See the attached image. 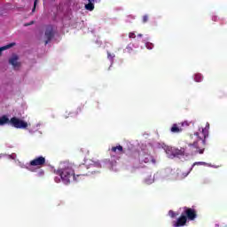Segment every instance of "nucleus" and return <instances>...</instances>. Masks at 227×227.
<instances>
[{"mask_svg":"<svg viewBox=\"0 0 227 227\" xmlns=\"http://www.w3.org/2000/svg\"><path fill=\"white\" fill-rule=\"evenodd\" d=\"M189 146L192 147V150H195V153H200L203 155L205 153V148L200 149V145H198V142H193V144H189Z\"/></svg>","mask_w":227,"mask_h":227,"instance_id":"9d476101","label":"nucleus"},{"mask_svg":"<svg viewBox=\"0 0 227 227\" xmlns=\"http://www.w3.org/2000/svg\"><path fill=\"white\" fill-rule=\"evenodd\" d=\"M138 159L140 164H150V162L155 164L157 162V160H155V158H153L152 154L145 152L140 153L138 155Z\"/></svg>","mask_w":227,"mask_h":227,"instance_id":"f03ea898","label":"nucleus"},{"mask_svg":"<svg viewBox=\"0 0 227 227\" xmlns=\"http://www.w3.org/2000/svg\"><path fill=\"white\" fill-rule=\"evenodd\" d=\"M184 215H185L186 219L189 221H194L196 217H198V211L192 207H184Z\"/></svg>","mask_w":227,"mask_h":227,"instance_id":"39448f33","label":"nucleus"},{"mask_svg":"<svg viewBox=\"0 0 227 227\" xmlns=\"http://www.w3.org/2000/svg\"><path fill=\"white\" fill-rule=\"evenodd\" d=\"M194 81H195V82H201V81H203V75H201V74H200V73L195 74Z\"/></svg>","mask_w":227,"mask_h":227,"instance_id":"f3484780","label":"nucleus"},{"mask_svg":"<svg viewBox=\"0 0 227 227\" xmlns=\"http://www.w3.org/2000/svg\"><path fill=\"white\" fill-rule=\"evenodd\" d=\"M146 47H147V49L152 50V48L153 47V44H152V43H147V44H146Z\"/></svg>","mask_w":227,"mask_h":227,"instance_id":"a878e982","label":"nucleus"},{"mask_svg":"<svg viewBox=\"0 0 227 227\" xmlns=\"http://www.w3.org/2000/svg\"><path fill=\"white\" fill-rule=\"evenodd\" d=\"M129 38H136V34L134 32L129 33Z\"/></svg>","mask_w":227,"mask_h":227,"instance_id":"b1692460","label":"nucleus"},{"mask_svg":"<svg viewBox=\"0 0 227 227\" xmlns=\"http://www.w3.org/2000/svg\"><path fill=\"white\" fill-rule=\"evenodd\" d=\"M9 123L15 129H27V122L17 117H12L9 120Z\"/></svg>","mask_w":227,"mask_h":227,"instance_id":"20e7f679","label":"nucleus"},{"mask_svg":"<svg viewBox=\"0 0 227 227\" xmlns=\"http://www.w3.org/2000/svg\"><path fill=\"white\" fill-rule=\"evenodd\" d=\"M111 152H113V153H123V146L121 145L114 146L111 148Z\"/></svg>","mask_w":227,"mask_h":227,"instance_id":"ddd939ff","label":"nucleus"},{"mask_svg":"<svg viewBox=\"0 0 227 227\" xmlns=\"http://www.w3.org/2000/svg\"><path fill=\"white\" fill-rule=\"evenodd\" d=\"M10 65L13 66V68H18L20 67V62H19V56L13 55L10 59H9Z\"/></svg>","mask_w":227,"mask_h":227,"instance_id":"9b49d317","label":"nucleus"},{"mask_svg":"<svg viewBox=\"0 0 227 227\" xmlns=\"http://www.w3.org/2000/svg\"><path fill=\"white\" fill-rule=\"evenodd\" d=\"M142 22L144 24H146V22H148V15H144L143 18H142Z\"/></svg>","mask_w":227,"mask_h":227,"instance_id":"aec40b11","label":"nucleus"},{"mask_svg":"<svg viewBox=\"0 0 227 227\" xmlns=\"http://www.w3.org/2000/svg\"><path fill=\"white\" fill-rule=\"evenodd\" d=\"M107 58H113V55H111V52H107Z\"/></svg>","mask_w":227,"mask_h":227,"instance_id":"c85d7f7f","label":"nucleus"},{"mask_svg":"<svg viewBox=\"0 0 227 227\" xmlns=\"http://www.w3.org/2000/svg\"><path fill=\"white\" fill-rule=\"evenodd\" d=\"M55 173L60 176L63 184L68 185L72 182L75 181V171L69 163H63Z\"/></svg>","mask_w":227,"mask_h":227,"instance_id":"f257e3e1","label":"nucleus"},{"mask_svg":"<svg viewBox=\"0 0 227 227\" xmlns=\"http://www.w3.org/2000/svg\"><path fill=\"white\" fill-rule=\"evenodd\" d=\"M6 123H10V119L6 115H3L0 117V127L3 125H6Z\"/></svg>","mask_w":227,"mask_h":227,"instance_id":"4468645a","label":"nucleus"},{"mask_svg":"<svg viewBox=\"0 0 227 227\" xmlns=\"http://www.w3.org/2000/svg\"><path fill=\"white\" fill-rule=\"evenodd\" d=\"M36 4H38V0H35V2H34V7L32 9V13H35V12L36 10Z\"/></svg>","mask_w":227,"mask_h":227,"instance_id":"412c9836","label":"nucleus"},{"mask_svg":"<svg viewBox=\"0 0 227 227\" xmlns=\"http://www.w3.org/2000/svg\"><path fill=\"white\" fill-rule=\"evenodd\" d=\"M170 217H175L176 214L173 211H169Z\"/></svg>","mask_w":227,"mask_h":227,"instance_id":"bb28decb","label":"nucleus"},{"mask_svg":"<svg viewBox=\"0 0 227 227\" xmlns=\"http://www.w3.org/2000/svg\"><path fill=\"white\" fill-rule=\"evenodd\" d=\"M79 175L77 176H90V175H93V165H86L82 164L78 168Z\"/></svg>","mask_w":227,"mask_h":227,"instance_id":"7ed1b4c3","label":"nucleus"},{"mask_svg":"<svg viewBox=\"0 0 227 227\" xmlns=\"http://www.w3.org/2000/svg\"><path fill=\"white\" fill-rule=\"evenodd\" d=\"M205 137H207V136L204 135V139H205Z\"/></svg>","mask_w":227,"mask_h":227,"instance_id":"2f4dec72","label":"nucleus"},{"mask_svg":"<svg viewBox=\"0 0 227 227\" xmlns=\"http://www.w3.org/2000/svg\"><path fill=\"white\" fill-rule=\"evenodd\" d=\"M55 182H56L57 184H59V182H61V179H59V177H55Z\"/></svg>","mask_w":227,"mask_h":227,"instance_id":"cd10ccee","label":"nucleus"},{"mask_svg":"<svg viewBox=\"0 0 227 227\" xmlns=\"http://www.w3.org/2000/svg\"><path fill=\"white\" fill-rule=\"evenodd\" d=\"M44 38L46 40L44 41V44L47 45L54 38V27L51 25L46 27V30L44 32Z\"/></svg>","mask_w":227,"mask_h":227,"instance_id":"0eeeda50","label":"nucleus"},{"mask_svg":"<svg viewBox=\"0 0 227 227\" xmlns=\"http://www.w3.org/2000/svg\"><path fill=\"white\" fill-rule=\"evenodd\" d=\"M195 136H197V137H199L200 140H202L203 145H205V139L200 137V133H195Z\"/></svg>","mask_w":227,"mask_h":227,"instance_id":"393cba45","label":"nucleus"},{"mask_svg":"<svg viewBox=\"0 0 227 227\" xmlns=\"http://www.w3.org/2000/svg\"><path fill=\"white\" fill-rule=\"evenodd\" d=\"M171 154L174 157H184V155H185V148L181 147L180 149L178 148L171 149Z\"/></svg>","mask_w":227,"mask_h":227,"instance_id":"6e6552de","label":"nucleus"},{"mask_svg":"<svg viewBox=\"0 0 227 227\" xmlns=\"http://www.w3.org/2000/svg\"><path fill=\"white\" fill-rule=\"evenodd\" d=\"M89 166H93V173H95V168H102V165L98 161H93Z\"/></svg>","mask_w":227,"mask_h":227,"instance_id":"a211bd4d","label":"nucleus"},{"mask_svg":"<svg viewBox=\"0 0 227 227\" xmlns=\"http://www.w3.org/2000/svg\"><path fill=\"white\" fill-rule=\"evenodd\" d=\"M166 153H169V147L167 148Z\"/></svg>","mask_w":227,"mask_h":227,"instance_id":"c756f323","label":"nucleus"},{"mask_svg":"<svg viewBox=\"0 0 227 227\" xmlns=\"http://www.w3.org/2000/svg\"><path fill=\"white\" fill-rule=\"evenodd\" d=\"M137 36H138L139 38H141V37L143 36V35L139 34Z\"/></svg>","mask_w":227,"mask_h":227,"instance_id":"7c9ffc66","label":"nucleus"},{"mask_svg":"<svg viewBox=\"0 0 227 227\" xmlns=\"http://www.w3.org/2000/svg\"><path fill=\"white\" fill-rule=\"evenodd\" d=\"M182 127H189V125H191V123L187 121H184L181 123Z\"/></svg>","mask_w":227,"mask_h":227,"instance_id":"4be33fe9","label":"nucleus"},{"mask_svg":"<svg viewBox=\"0 0 227 227\" xmlns=\"http://www.w3.org/2000/svg\"><path fill=\"white\" fill-rule=\"evenodd\" d=\"M33 24H35V21H30L29 23H25L24 26L25 27H27V26H33Z\"/></svg>","mask_w":227,"mask_h":227,"instance_id":"5701e85b","label":"nucleus"},{"mask_svg":"<svg viewBox=\"0 0 227 227\" xmlns=\"http://www.w3.org/2000/svg\"><path fill=\"white\" fill-rule=\"evenodd\" d=\"M182 130V128L178 127V124H173L170 129V132H172L173 134H180Z\"/></svg>","mask_w":227,"mask_h":227,"instance_id":"f8f14e48","label":"nucleus"},{"mask_svg":"<svg viewBox=\"0 0 227 227\" xmlns=\"http://www.w3.org/2000/svg\"><path fill=\"white\" fill-rule=\"evenodd\" d=\"M185 224H187V216H185V215H181V216L177 219L174 226L180 227L185 226Z\"/></svg>","mask_w":227,"mask_h":227,"instance_id":"1a4fd4ad","label":"nucleus"},{"mask_svg":"<svg viewBox=\"0 0 227 227\" xmlns=\"http://www.w3.org/2000/svg\"><path fill=\"white\" fill-rule=\"evenodd\" d=\"M15 43H11L5 46H3L0 48V56L3 54V51H6L7 49H12V47H14Z\"/></svg>","mask_w":227,"mask_h":227,"instance_id":"dca6fc26","label":"nucleus"},{"mask_svg":"<svg viewBox=\"0 0 227 227\" xmlns=\"http://www.w3.org/2000/svg\"><path fill=\"white\" fill-rule=\"evenodd\" d=\"M95 0H89V4H85V8L89 10V12H93L95 10V4H93V2Z\"/></svg>","mask_w":227,"mask_h":227,"instance_id":"2eb2a0df","label":"nucleus"},{"mask_svg":"<svg viewBox=\"0 0 227 227\" xmlns=\"http://www.w3.org/2000/svg\"><path fill=\"white\" fill-rule=\"evenodd\" d=\"M28 166H32L33 168H43V166H45V157H35L34 160H30Z\"/></svg>","mask_w":227,"mask_h":227,"instance_id":"423d86ee","label":"nucleus"},{"mask_svg":"<svg viewBox=\"0 0 227 227\" xmlns=\"http://www.w3.org/2000/svg\"><path fill=\"white\" fill-rule=\"evenodd\" d=\"M193 166H207V163L204 161H199V162L193 163Z\"/></svg>","mask_w":227,"mask_h":227,"instance_id":"6ab92c4d","label":"nucleus"}]
</instances>
